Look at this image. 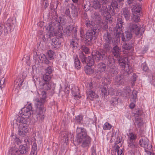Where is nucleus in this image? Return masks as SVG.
I'll use <instances>...</instances> for the list:
<instances>
[{
	"label": "nucleus",
	"mask_w": 155,
	"mask_h": 155,
	"mask_svg": "<svg viewBox=\"0 0 155 155\" xmlns=\"http://www.w3.org/2000/svg\"><path fill=\"white\" fill-rule=\"evenodd\" d=\"M125 36L126 38V39L127 40H129L132 37V34L129 31H126L125 32Z\"/></svg>",
	"instance_id": "53"
},
{
	"label": "nucleus",
	"mask_w": 155,
	"mask_h": 155,
	"mask_svg": "<svg viewBox=\"0 0 155 155\" xmlns=\"http://www.w3.org/2000/svg\"><path fill=\"white\" fill-rule=\"evenodd\" d=\"M79 56L81 58L82 62L83 63L86 64L87 58H86L83 53H81L79 55Z\"/></svg>",
	"instance_id": "55"
},
{
	"label": "nucleus",
	"mask_w": 155,
	"mask_h": 155,
	"mask_svg": "<svg viewBox=\"0 0 155 155\" xmlns=\"http://www.w3.org/2000/svg\"><path fill=\"white\" fill-rule=\"evenodd\" d=\"M46 29L48 31L49 37L54 35H61L62 34V27L58 21L50 22L47 25Z\"/></svg>",
	"instance_id": "2"
},
{
	"label": "nucleus",
	"mask_w": 155,
	"mask_h": 155,
	"mask_svg": "<svg viewBox=\"0 0 155 155\" xmlns=\"http://www.w3.org/2000/svg\"><path fill=\"white\" fill-rule=\"evenodd\" d=\"M97 23L99 26V27H100V28H107V25L106 23H104L101 20L99 22H97Z\"/></svg>",
	"instance_id": "43"
},
{
	"label": "nucleus",
	"mask_w": 155,
	"mask_h": 155,
	"mask_svg": "<svg viewBox=\"0 0 155 155\" xmlns=\"http://www.w3.org/2000/svg\"><path fill=\"white\" fill-rule=\"evenodd\" d=\"M15 25L13 23V19L10 18L8 19L4 25V32L5 34L7 35L9 32L13 31Z\"/></svg>",
	"instance_id": "7"
},
{
	"label": "nucleus",
	"mask_w": 155,
	"mask_h": 155,
	"mask_svg": "<svg viewBox=\"0 0 155 155\" xmlns=\"http://www.w3.org/2000/svg\"><path fill=\"white\" fill-rule=\"evenodd\" d=\"M46 93L45 91L41 92L40 98L35 100V113L38 119L40 120L43 119L45 117L44 110V104L46 101Z\"/></svg>",
	"instance_id": "1"
},
{
	"label": "nucleus",
	"mask_w": 155,
	"mask_h": 155,
	"mask_svg": "<svg viewBox=\"0 0 155 155\" xmlns=\"http://www.w3.org/2000/svg\"><path fill=\"white\" fill-rule=\"evenodd\" d=\"M148 68L145 64H143V70L145 71H147L148 70Z\"/></svg>",
	"instance_id": "64"
},
{
	"label": "nucleus",
	"mask_w": 155,
	"mask_h": 155,
	"mask_svg": "<svg viewBox=\"0 0 155 155\" xmlns=\"http://www.w3.org/2000/svg\"><path fill=\"white\" fill-rule=\"evenodd\" d=\"M40 60L42 61L43 63L45 64H48L49 63V61L47 58L46 57L45 55H43L41 56V58H40Z\"/></svg>",
	"instance_id": "46"
},
{
	"label": "nucleus",
	"mask_w": 155,
	"mask_h": 155,
	"mask_svg": "<svg viewBox=\"0 0 155 155\" xmlns=\"http://www.w3.org/2000/svg\"><path fill=\"white\" fill-rule=\"evenodd\" d=\"M136 113L135 114V123L138 127H141L143 125L142 120L140 116L142 111L140 110H137Z\"/></svg>",
	"instance_id": "11"
},
{
	"label": "nucleus",
	"mask_w": 155,
	"mask_h": 155,
	"mask_svg": "<svg viewBox=\"0 0 155 155\" xmlns=\"http://www.w3.org/2000/svg\"><path fill=\"white\" fill-rule=\"evenodd\" d=\"M101 12V15L104 16V18L106 20H109L110 17V14L112 15L115 14L114 9L112 8L111 6L108 5V6H103L100 10Z\"/></svg>",
	"instance_id": "4"
},
{
	"label": "nucleus",
	"mask_w": 155,
	"mask_h": 155,
	"mask_svg": "<svg viewBox=\"0 0 155 155\" xmlns=\"http://www.w3.org/2000/svg\"><path fill=\"white\" fill-rule=\"evenodd\" d=\"M76 132L77 140L78 143H81V140L88 136H87L85 130L84 128L78 127L77 129Z\"/></svg>",
	"instance_id": "9"
},
{
	"label": "nucleus",
	"mask_w": 155,
	"mask_h": 155,
	"mask_svg": "<svg viewBox=\"0 0 155 155\" xmlns=\"http://www.w3.org/2000/svg\"><path fill=\"white\" fill-rule=\"evenodd\" d=\"M70 5L68 4L66 6V10L65 12V13L66 15L68 16H69L71 18L70 15V12L69 10Z\"/></svg>",
	"instance_id": "49"
},
{
	"label": "nucleus",
	"mask_w": 155,
	"mask_h": 155,
	"mask_svg": "<svg viewBox=\"0 0 155 155\" xmlns=\"http://www.w3.org/2000/svg\"><path fill=\"white\" fill-rule=\"evenodd\" d=\"M112 38L111 35L108 32H106L104 35V39L106 43L110 44Z\"/></svg>",
	"instance_id": "27"
},
{
	"label": "nucleus",
	"mask_w": 155,
	"mask_h": 155,
	"mask_svg": "<svg viewBox=\"0 0 155 155\" xmlns=\"http://www.w3.org/2000/svg\"><path fill=\"white\" fill-rule=\"evenodd\" d=\"M111 5L112 8H114V9L118 8V4L117 2L115 0H112L111 3Z\"/></svg>",
	"instance_id": "51"
},
{
	"label": "nucleus",
	"mask_w": 155,
	"mask_h": 155,
	"mask_svg": "<svg viewBox=\"0 0 155 155\" xmlns=\"http://www.w3.org/2000/svg\"><path fill=\"white\" fill-rule=\"evenodd\" d=\"M28 126H18V130L19 135L22 137L25 136L28 132Z\"/></svg>",
	"instance_id": "16"
},
{
	"label": "nucleus",
	"mask_w": 155,
	"mask_h": 155,
	"mask_svg": "<svg viewBox=\"0 0 155 155\" xmlns=\"http://www.w3.org/2000/svg\"><path fill=\"white\" fill-rule=\"evenodd\" d=\"M96 51H94V52H92V57H88L87 58H86V64L87 65V66H92L94 65V62L95 61L96 62H98V61H96L95 59L94 58V53Z\"/></svg>",
	"instance_id": "21"
},
{
	"label": "nucleus",
	"mask_w": 155,
	"mask_h": 155,
	"mask_svg": "<svg viewBox=\"0 0 155 155\" xmlns=\"http://www.w3.org/2000/svg\"><path fill=\"white\" fill-rule=\"evenodd\" d=\"M109 44L106 43H104L103 49L100 52L96 51L93 55L94 58L96 61H99L101 60H103L106 58L107 53L109 51L110 48L109 46Z\"/></svg>",
	"instance_id": "3"
},
{
	"label": "nucleus",
	"mask_w": 155,
	"mask_h": 155,
	"mask_svg": "<svg viewBox=\"0 0 155 155\" xmlns=\"http://www.w3.org/2000/svg\"><path fill=\"white\" fill-rule=\"evenodd\" d=\"M87 90L86 92H88L94 90L92 82H90L87 85Z\"/></svg>",
	"instance_id": "54"
},
{
	"label": "nucleus",
	"mask_w": 155,
	"mask_h": 155,
	"mask_svg": "<svg viewBox=\"0 0 155 155\" xmlns=\"http://www.w3.org/2000/svg\"><path fill=\"white\" fill-rule=\"evenodd\" d=\"M97 29L93 28L92 30H89L86 34L85 39L89 42H91L93 37L97 32Z\"/></svg>",
	"instance_id": "14"
},
{
	"label": "nucleus",
	"mask_w": 155,
	"mask_h": 155,
	"mask_svg": "<svg viewBox=\"0 0 155 155\" xmlns=\"http://www.w3.org/2000/svg\"><path fill=\"white\" fill-rule=\"evenodd\" d=\"M77 41V39H72L70 43L71 46L72 48H74L77 47L78 45Z\"/></svg>",
	"instance_id": "50"
},
{
	"label": "nucleus",
	"mask_w": 155,
	"mask_h": 155,
	"mask_svg": "<svg viewBox=\"0 0 155 155\" xmlns=\"http://www.w3.org/2000/svg\"><path fill=\"white\" fill-rule=\"evenodd\" d=\"M123 23L124 22L121 18H119L117 19L116 27L115 28L117 31L116 32L117 34H119L120 33Z\"/></svg>",
	"instance_id": "18"
},
{
	"label": "nucleus",
	"mask_w": 155,
	"mask_h": 155,
	"mask_svg": "<svg viewBox=\"0 0 155 155\" xmlns=\"http://www.w3.org/2000/svg\"><path fill=\"white\" fill-rule=\"evenodd\" d=\"M122 140V137L120 136H117V137L116 138L115 143L117 144L120 143Z\"/></svg>",
	"instance_id": "57"
},
{
	"label": "nucleus",
	"mask_w": 155,
	"mask_h": 155,
	"mask_svg": "<svg viewBox=\"0 0 155 155\" xmlns=\"http://www.w3.org/2000/svg\"><path fill=\"white\" fill-rule=\"evenodd\" d=\"M52 45L54 48H58L61 44V41L58 38L56 37L52 38Z\"/></svg>",
	"instance_id": "24"
},
{
	"label": "nucleus",
	"mask_w": 155,
	"mask_h": 155,
	"mask_svg": "<svg viewBox=\"0 0 155 155\" xmlns=\"http://www.w3.org/2000/svg\"><path fill=\"white\" fill-rule=\"evenodd\" d=\"M85 24L89 28H91L93 26L91 24L90 21L88 20L86 21Z\"/></svg>",
	"instance_id": "62"
},
{
	"label": "nucleus",
	"mask_w": 155,
	"mask_h": 155,
	"mask_svg": "<svg viewBox=\"0 0 155 155\" xmlns=\"http://www.w3.org/2000/svg\"><path fill=\"white\" fill-rule=\"evenodd\" d=\"M83 116L82 115H78L76 117V121L77 123H81L83 119Z\"/></svg>",
	"instance_id": "56"
},
{
	"label": "nucleus",
	"mask_w": 155,
	"mask_h": 155,
	"mask_svg": "<svg viewBox=\"0 0 155 155\" xmlns=\"http://www.w3.org/2000/svg\"><path fill=\"white\" fill-rule=\"evenodd\" d=\"M124 76L123 74L118 75L115 78V83L118 85H122L124 83Z\"/></svg>",
	"instance_id": "22"
},
{
	"label": "nucleus",
	"mask_w": 155,
	"mask_h": 155,
	"mask_svg": "<svg viewBox=\"0 0 155 155\" xmlns=\"http://www.w3.org/2000/svg\"><path fill=\"white\" fill-rule=\"evenodd\" d=\"M101 94L104 96H107L109 94L113 95L114 94V90L110 87H108L106 86L101 88Z\"/></svg>",
	"instance_id": "13"
},
{
	"label": "nucleus",
	"mask_w": 155,
	"mask_h": 155,
	"mask_svg": "<svg viewBox=\"0 0 155 155\" xmlns=\"http://www.w3.org/2000/svg\"><path fill=\"white\" fill-rule=\"evenodd\" d=\"M33 78V81H34L35 85H38L39 86L42 82L40 81V78L37 77L36 76H34Z\"/></svg>",
	"instance_id": "44"
},
{
	"label": "nucleus",
	"mask_w": 155,
	"mask_h": 155,
	"mask_svg": "<svg viewBox=\"0 0 155 155\" xmlns=\"http://www.w3.org/2000/svg\"><path fill=\"white\" fill-rule=\"evenodd\" d=\"M90 66H87L85 68V71L87 74H91L94 72V70Z\"/></svg>",
	"instance_id": "39"
},
{
	"label": "nucleus",
	"mask_w": 155,
	"mask_h": 155,
	"mask_svg": "<svg viewBox=\"0 0 155 155\" xmlns=\"http://www.w3.org/2000/svg\"><path fill=\"white\" fill-rule=\"evenodd\" d=\"M132 19V20L134 21L138 22L140 20V18L138 14H136V13H133Z\"/></svg>",
	"instance_id": "48"
},
{
	"label": "nucleus",
	"mask_w": 155,
	"mask_h": 155,
	"mask_svg": "<svg viewBox=\"0 0 155 155\" xmlns=\"http://www.w3.org/2000/svg\"><path fill=\"white\" fill-rule=\"evenodd\" d=\"M72 94L74 96L75 99H78V98H80L81 96H80L79 90L78 87L73 88Z\"/></svg>",
	"instance_id": "29"
},
{
	"label": "nucleus",
	"mask_w": 155,
	"mask_h": 155,
	"mask_svg": "<svg viewBox=\"0 0 155 155\" xmlns=\"http://www.w3.org/2000/svg\"><path fill=\"white\" fill-rule=\"evenodd\" d=\"M32 112V107L30 104L21 109V114L22 116L28 118L30 116Z\"/></svg>",
	"instance_id": "10"
},
{
	"label": "nucleus",
	"mask_w": 155,
	"mask_h": 155,
	"mask_svg": "<svg viewBox=\"0 0 155 155\" xmlns=\"http://www.w3.org/2000/svg\"><path fill=\"white\" fill-rule=\"evenodd\" d=\"M87 94V98L92 100L94 98H97L98 95L94 92V90L88 92H86Z\"/></svg>",
	"instance_id": "26"
},
{
	"label": "nucleus",
	"mask_w": 155,
	"mask_h": 155,
	"mask_svg": "<svg viewBox=\"0 0 155 155\" xmlns=\"http://www.w3.org/2000/svg\"><path fill=\"white\" fill-rule=\"evenodd\" d=\"M74 64L75 67L78 69H79L81 68L79 60L77 56L74 57Z\"/></svg>",
	"instance_id": "40"
},
{
	"label": "nucleus",
	"mask_w": 155,
	"mask_h": 155,
	"mask_svg": "<svg viewBox=\"0 0 155 155\" xmlns=\"http://www.w3.org/2000/svg\"><path fill=\"white\" fill-rule=\"evenodd\" d=\"M55 85L52 82H42L39 87L40 89L45 90H48L50 89L52 90L54 89Z\"/></svg>",
	"instance_id": "12"
},
{
	"label": "nucleus",
	"mask_w": 155,
	"mask_h": 155,
	"mask_svg": "<svg viewBox=\"0 0 155 155\" xmlns=\"http://www.w3.org/2000/svg\"><path fill=\"white\" fill-rule=\"evenodd\" d=\"M8 155H21L18 149L16 147H12L9 150Z\"/></svg>",
	"instance_id": "25"
},
{
	"label": "nucleus",
	"mask_w": 155,
	"mask_h": 155,
	"mask_svg": "<svg viewBox=\"0 0 155 155\" xmlns=\"http://www.w3.org/2000/svg\"><path fill=\"white\" fill-rule=\"evenodd\" d=\"M83 51L85 54H88L89 53V49L87 47H83Z\"/></svg>",
	"instance_id": "63"
},
{
	"label": "nucleus",
	"mask_w": 155,
	"mask_h": 155,
	"mask_svg": "<svg viewBox=\"0 0 155 155\" xmlns=\"http://www.w3.org/2000/svg\"><path fill=\"white\" fill-rule=\"evenodd\" d=\"M107 64L108 66H110L111 65L114 64L115 60L113 58V57L110 56H109L107 58Z\"/></svg>",
	"instance_id": "38"
},
{
	"label": "nucleus",
	"mask_w": 155,
	"mask_h": 155,
	"mask_svg": "<svg viewBox=\"0 0 155 155\" xmlns=\"http://www.w3.org/2000/svg\"><path fill=\"white\" fill-rule=\"evenodd\" d=\"M37 146L36 143H33L30 155H37Z\"/></svg>",
	"instance_id": "35"
},
{
	"label": "nucleus",
	"mask_w": 155,
	"mask_h": 155,
	"mask_svg": "<svg viewBox=\"0 0 155 155\" xmlns=\"http://www.w3.org/2000/svg\"><path fill=\"white\" fill-rule=\"evenodd\" d=\"M92 17L96 23L99 22L101 20V16L98 12H95L92 15Z\"/></svg>",
	"instance_id": "33"
},
{
	"label": "nucleus",
	"mask_w": 155,
	"mask_h": 155,
	"mask_svg": "<svg viewBox=\"0 0 155 155\" xmlns=\"http://www.w3.org/2000/svg\"><path fill=\"white\" fill-rule=\"evenodd\" d=\"M23 81L18 78L16 79L14 81V87L13 89L15 93H17L19 92L20 87L22 85Z\"/></svg>",
	"instance_id": "17"
},
{
	"label": "nucleus",
	"mask_w": 155,
	"mask_h": 155,
	"mask_svg": "<svg viewBox=\"0 0 155 155\" xmlns=\"http://www.w3.org/2000/svg\"><path fill=\"white\" fill-rule=\"evenodd\" d=\"M134 142H130V141H128V147L132 149L134 148L136 146L134 144Z\"/></svg>",
	"instance_id": "58"
},
{
	"label": "nucleus",
	"mask_w": 155,
	"mask_h": 155,
	"mask_svg": "<svg viewBox=\"0 0 155 155\" xmlns=\"http://www.w3.org/2000/svg\"><path fill=\"white\" fill-rule=\"evenodd\" d=\"M117 58H118L117 59L119 63L125 61L124 58H123L121 56H120V55Z\"/></svg>",
	"instance_id": "60"
},
{
	"label": "nucleus",
	"mask_w": 155,
	"mask_h": 155,
	"mask_svg": "<svg viewBox=\"0 0 155 155\" xmlns=\"http://www.w3.org/2000/svg\"><path fill=\"white\" fill-rule=\"evenodd\" d=\"M122 14L124 16L126 20L129 19L130 16V10L127 8H124L123 9Z\"/></svg>",
	"instance_id": "28"
},
{
	"label": "nucleus",
	"mask_w": 155,
	"mask_h": 155,
	"mask_svg": "<svg viewBox=\"0 0 155 155\" xmlns=\"http://www.w3.org/2000/svg\"><path fill=\"white\" fill-rule=\"evenodd\" d=\"M141 8L139 6H135L132 9V12L134 13H136L138 14L137 13H139L140 11Z\"/></svg>",
	"instance_id": "41"
},
{
	"label": "nucleus",
	"mask_w": 155,
	"mask_h": 155,
	"mask_svg": "<svg viewBox=\"0 0 155 155\" xmlns=\"http://www.w3.org/2000/svg\"><path fill=\"white\" fill-rule=\"evenodd\" d=\"M106 67V64L104 62H101L98 63L97 66V72L101 73L105 71Z\"/></svg>",
	"instance_id": "20"
},
{
	"label": "nucleus",
	"mask_w": 155,
	"mask_h": 155,
	"mask_svg": "<svg viewBox=\"0 0 155 155\" xmlns=\"http://www.w3.org/2000/svg\"><path fill=\"white\" fill-rule=\"evenodd\" d=\"M12 139H14L15 140V142L18 145H19L22 143L21 140L19 138L16 137L15 135H12Z\"/></svg>",
	"instance_id": "47"
},
{
	"label": "nucleus",
	"mask_w": 155,
	"mask_h": 155,
	"mask_svg": "<svg viewBox=\"0 0 155 155\" xmlns=\"http://www.w3.org/2000/svg\"><path fill=\"white\" fill-rule=\"evenodd\" d=\"M18 150L20 151V153L22 155L28 151V149L25 146L21 145L19 147Z\"/></svg>",
	"instance_id": "37"
},
{
	"label": "nucleus",
	"mask_w": 155,
	"mask_h": 155,
	"mask_svg": "<svg viewBox=\"0 0 155 155\" xmlns=\"http://www.w3.org/2000/svg\"><path fill=\"white\" fill-rule=\"evenodd\" d=\"M52 37H49V33H48V34H46V35H44L43 36L42 35L40 38L44 42H46L50 40H51Z\"/></svg>",
	"instance_id": "36"
},
{
	"label": "nucleus",
	"mask_w": 155,
	"mask_h": 155,
	"mask_svg": "<svg viewBox=\"0 0 155 155\" xmlns=\"http://www.w3.org/2000/svg\"><path fill=\"white\" fill-rule=\"evenodd\" d=\"M123 94L125 95L127 97H129L131 101L134 102L136 101L137 98V92L135 90H133L132 94L130 95V94L131 93V91L130 87H125L123 91Z\"/></svg>",
	"instance_id": "6"
},
{
	"label": "nucleus",
	"mask_w": 155,
	"mask_h": 155,
	"mask_svg": "<svg viewBox=\"0 0 155 155\" xmlns=\"http://www.w3.org/2000/svg\"><path fill=\"white\" fill-rule=\"evenodd\" d=\"M52 72L51 68V67H49L46 68L45 70V72L46 74H50Z\"/></svg>",
	"instance_id": "61"
},
{
	"label": "nucleus",
	"mask_w": 155,
	"mask_h": 155,
	"mask_svg": "<svg viewBox=\"0 0 155 155\" xmlns=\"http://www.w3.org/2000/svg\"><path fill=\"white\" fill-rule=\"evenodd\" d=\"M128 31L134 33L136 35H142L145 30L142 27L138 26L136 24L130 23L128 27Z\"/></svg>",
	"instance_id": "5"
},
{
	"label": "nucleus",
	"mask_w": 155,
	"mask_h": 155,
	"mask_svg": "<svg viewBox=\"0 0 155 155\" xmlns=\"http://www.w3.org/2000/svg\"><path fill=\"white\" fill-rule=\"evenodd\" d=\"M108 66L110 67V69L109 71L110 72L112 73L113 74H117V68L114 64Z\"/></svg>",
	"instance_id": "34"
},
{
	"label": "nucleus",
	"mask_w": 155,
	"mask_h": 155,
	"mask_svg": "<svg viewBox=\"0 0 155 155\" xmlns=\"http://www.w3.org/2000/svg\"><path fill=\"white\" fill-rule=\"evenodd\" d=\"M101 4L99 0H94L92 5L93 7L95 9H101Z\"/></svg>",
	"instance_id": "30"
},
{
	"label": "nucleus",
	"mask_w": 155,
	"mask_h": 155,
	"mask_svg": "<svg viewBox=\"0 0 155 155\" xmlns=\"http://www.w3.org/2000/svg\"><path fill=\"white\" fill-rule=\"evenodd\" d=\"M61 137L64 139V141H68L69 140V138L70 137L71 134H69V132L68 131H64L61 133Z\"/></svg>",
	"instance_id": "31"
},
{
	"label": "nucleus",
	"mask_w": 155,
	"mask_h": 155,
	"mask_svg": "<svg viewBox=\"0 0 155 155\" xmlns=\"http://www.w3.org/2000/svg\"><path fill=\"white\" fill-rule=\"evenodd\" d=\"M91 142V138L88 136L81 140L80 143H81V146L82 147H88L90 144Z\"/></svg>",
	"instance_id": "19"
},
{
	"label": "nucleus",
	"mask_w": 155,
	"mask_h": 155,
	"mask_svg": "<svg viewBox=\"0 0 155 155\" xmlns=\"http://www.w3.org/2000/svg\"><path fill=\"white\" fill-rule=\"evenodd\" d=\"M74 8L72 10L71 13L74 15L73 16H75L78 15L77 10L75 7H74Z\"/></svg>",
	"instance_id": "59"
},
{
	"label": "nucleus",
	"mask_w": 155,
	"mask_h": 155,
	"mask_svg": "<svg viewBox=\"0 0 155 155\" xmlns=\"http://www.w3.org/2000/svg\"><path fill=\"white\" fill-rule=\"evenodd\" d=\"M111 127V126L109 123L106 122L104 125L103 129L105 130H110Z\"/></svg>",
	"instance_id": "52"
},
{
	"label": "nucleus",
	"mask_w": 155,
	"mask_h": 155,
	"mask_svg": "<svg viewBox=\"0 0 155 155\" xmlns=\"http://www.w3.org/2000/svg\"><path fill=\"white\" fill-rule=\"evenodd\" d=\"M44 82L45 83L49 82L51 78V76L49 74H44L43 76Z\"/></svg>",
	"instance_id": "42"
},
{
	"label": "nucleus",
	"mask_w": 155,
	"mask_h": 155,
	"mask_svg": "<svg viewBox=\"0 0 155 155\" xmlns=\"http://www.w3.org/2000/svg\"><path fill=\"white\" fill-rule=\"evenodd\" d=\"M132 47V44L124 43L122 46L123 48L126 50H130Z\"/></svg>",
	"instance_id": "45"
},
{
	"label": "nucleus",
	"mask_w": 155,
	"mask_h": 155,
	"mask_svg": "<svg viewBox=\"0 0 155 155\" xmlns=\"http://www.w3.org/2000/svg\"><path fill=\"white\" fill-rule=\"evenodd\" d=\"M121 52V49L118 46L116 45L113 48L112 53L115 57H118L120 55Z\"/></svg>",
	"instance_id": "23"
},
{
	"label": "nucleus",
	"mask_w": 155,
	"mask_h": 155,
	"mask_svg": "<svg viewBox=\"0 0 155 155\" xmlns=\"http://www.w3.org/2000/svg\"><path fill=\"white\" fill-rule=\"evenodd\" d=\"M28 119L22 116H18L16 120L17 124L18 126H28Z\"/></svg>",
	"instance_id": "15"
},
{
	"label": "nucleus",
	"mask_w": 155,
	"mask_h": 155,
	"mask_svg": "<svg viewBox=\"0 0 155 155\" xmlns=\"http://www.w3.org/2000/svg\"><path fill=\"white\" fill-rule=\"evenodd\" d=\"M139 143L140 145L144 148L146 152L148 153H150L149 150H150L152 147L151 145L149 144V140L147 138H142L140 140Z\"/></svg>",
	"instance_id": "8"
},
{
	"label": "nucleus",
	"mask_w": 155,
	"mask_h": 155,
	"mask_svg": "<svg viewBox=\"0 0 155 155\" xmlns=\"http://www.w3.org/2000/svg\"><path fill=\"white\" fill-rule=\"evenodd\" d=\"M127 135L128 137V141L134 142L137 138L136 135L133 133H130L127 134Z\"/></svg>",
	"instance_id": "32"
}]
</instances>
